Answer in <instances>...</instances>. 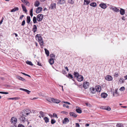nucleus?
<instances>
[{
    "mask_svg": "<svg viewBox=\"0 0 127 127\" xmlns=\"http://www.w3.org/2000/svg\"><path fill=\"white\" fill-rule=\"evenodd\" d=\"M66 2L65 0H59L57 3V4H62L65 3Z\"/></svg>",
    "mask_w": 127,
    "mask_h": 127,
    "instance_id": "2eb2a0df",
    "label": "nucleus"
},
{
    "mask_svg": "<svg viewBox=\"0 0 127 127\" xmlns=\"http://www.w3.org/2000/svg\"><path fill=\"white\" fill-rule=\"evenodd\" d=\"M86 105L88 107H90L91 106V105L89 104L88 103H86Z\"/></svg>",
    "mask_w": 127,
    "mask_h": 127,
    "instance_id": "5fc2aeb1",
    "label": "nucleus"
},
{
    "mask_svg": "<svg viewBox=\"0 0 127 127\" xmlns=\"http://www.w3.org/2000/svg\"><path fill=\"white\" fill-rule=\"evenodd\" d=\"M24 16V15H22L20 17V19L21 20Z\"/></svg>",
    "mask_w": 127,
    "mask_h": 127,
    "instance_id": "052dcab7",
    "label": "nucleus"
},
{
    "mask_svg": "<svg viewBox=\"0 0 127 127\" xmlns=\"http://www.w3.org/2000/svg\"><path fill=\"white\" fill-rule=\"evenodd\" d=\"M36 38H37L38 42L41 46H43L44 44V42L42 37L40 34H37L35 36Z\"/></svg>",
    "mask_w": 127,
    "mask_h": 127,
    "instance_id": "f257e3e1",
    "label": "nucleus"
},
{
    "mask_svg": "<svg viewBox=\"0 0 127 127\" xmlns=\"http://www.w3.org/2000/svg\"><path fill=\"white\" fill-rule=\"evenodd\" d=\"M37 64L38 65L41 66V65L40 63L39 62H37Z\"/></svg>",
    "mask_w": 127,
    "mask_h": 127,
    "instance_id": "680f3d73",
    "label": "nucleus"
},
{
    "mask_svg": "<svg viewBox=\"0 0 127 127\" xmlns=\"http://www.w3.org/2000/svg\"><path fill=\"white\" fill-rule=\"evenodd\" d=\"M53 117H55L58 118L56 114L55 113H54L53 114Z\"/></svg>",
    "mask_w": 127,
    "mask_h": 127,
    "instance_id": "3c124183",
    "label": "nucleus"
},
{
    "mask_svg": "<svg viewBox=\"0 0 127 127\" xmlns=\"http://www.w3.org/2000/svg\"><path fill=\"white\" fill-rule=\"evenodd\" d=\"M56 4L55 3H51L49 7V9L51 10L53 9L56 8Z\"/></svg>",
    "mask_w": 127,
    "mask_h": 127,
    "instance_id": "7ed1b4c3",
    "label": "nucleus"
},
{
    "mask_svg": "<svg viewBox=\"0 0 127 127\" xmlns=\"http://www.w3.org/2000/svg\"><path fill=\"white\" fill-rule=\"evenodd\" d=\"M99 6L102 8L103 9H105L107 7L106 5L103 3H100L99 4Z\"/></svg>",
    "mask_w": 127,
    "mask_h": 127,
    "instance_id": "dca6fc26",
    "label": "nucleus"
},
{
    "mask_svg": "<svg viewBox=\"0 0 127 127\" xmlns=\"http://www.w3.org/2000/svg\"><path fill=\"white\" fill-rule=\"evenodd\" d=\"M27 111H26V112H24V114H23V116L26 117L30 114V112L27 113Z\"/></svg>",
    "mask_w": 127,
    "mask_h": 127,
    "instance_id": "a19ab883",
    "label": "nucleus"
},
{
    "mask_svg": "<svg viewBox=\"0 0 127 127\" xmlns=\"http://www.w3.org/2000/svg\"><path fill=\"white\" fill-rule=\"evenodd\" d=\"M42 10V8L41 7H38L36 9V12L37 13H38L41 11Z\"/></svg>",
    "mask_w": 127,
    "mask_h": 127,
    "instance_id": "4468645a",
    "label": "nucleus"
},
{
    "mask_svg": "<svg viewBox=\"0 0 127 127\" xmlns=\"http://www.w3.org/2000/svg\"><path fill=\"white\" fill-rule=\"evenodd\" d=\"M44 50L45 51V54L47 56H48L49 55V51L46 49V48L44 49Z\"/></svg>",
    "mask_w": 127,
    "mask_h": 127,
    "instance_id": "f704fd0d",
    "label": "nucleus"
},
{
    "mask_svg": "<svg viewBox=\"0 0 127 127\" xmlns=\"http://www.w3.org/2000/svg\"><path fill=\"white\" fill-rule=\"evenodd\" d=\"M77 79L78 81L81 82L83 80V77L82 75H80L78 76H77Z\"/></svg>",
    "mask_w": 127,
    "mask_h": 127,
    "instance_id": "0eeeda50",
    "label": "nucleus"
},
{
    "mask_svg": "<svg viewBox=\"0 0 127 127\" xmlns=\"http://www.w3.org/2000/svg\"><path fill=\"white\" fill-rule=\"evenodd\" d=\"M62 113H63L65 114L66 115H67L68 113L67 112H65V111L62 112Z\"/></svg>",
    "mask_w": 127,
    "mask_h": 127,
    "instance_id": "69168bd1",
    "label": "nucleus"
},
{
    "mask_svg": "<svg viewBox=\"0 0 127 127\" xmlns=\"http://www.w3.org/2000/svg\"><path fill=\"white\" fill-rule=\"evenodd\" d=\"M20 121L23 123H24L26 121L25 118L23 116H20L19 118Z\"/></svg>",
    "mask_w": 127,
    "mask_h": 127,
    "instance_id": "9d476101",
    "label": "nucleus"
},
{
    "mask_svg": "<svg viewBox=\"0 0 127 127\" xmlns=\"http://www.w3.org/2000/svg\"><path fill=\"white\" fill-rule=\"evenodd\" d=\"M22 2L24 3H26V5L29 6L30 5V3L27 0H21Z\"/></svg>",
    "mask_w": 127,
    "mask_h": 127,
    "instance_id": "1a4fd4ad",
    "label": "nucleus"
},
{
    "mask_svg": "<svg viewBox=\"0 0 127 127\" xmlns=\"http://www.w3.org/2000/svg\"><path fill=\"white\" fill-rule=\"evenodd\" d=\"M49 62L50 64H53L54 62V59L53 58H50L49 60Z\"/></svg>",
    "mask_w": 127,
    "mask_h": 127,
    "instance_id": "bb28decb",
    "label": "nucleus"
},
{
    "mask_svg": "<svg viewBox=\"0 0 127 127\" xmlns=\"http://www.w3.org/2000/svg\"><path fill=\"white\" fill-rule=\"evenodd\" d=\"M17 119L14 117H12L11 119V122L13 124H15L16 123Z\"/></svg>",
    "mask_w": 127,
    "mask_h": 127,
    "instance_id": "423d86ee",
    "label": "nucleus"
},
{
    "mask_svg": "<svg viewBox=\"0 0 127 127\" xmlns=\"http://www.w3.org/2000/svg\"><path fill=\"white\" fill-rule=\"evenodd\" d=\"M114 93L115 94H118V93L117 90H115L114 92V93H113V96H114Z\"/></svg>",
    "mask_w": 127,
    "mask_h": 127,
    "instance_id": "6e6d98bb",
    "label": "nucleus"
},
{
    "mask_svg": "<svg viewBox=\"0 0 127 127\" xmlns=\"http://www.w3.org/2000/svg\"><path fill=\"white\" fill-rule=\"evenodd\" d=\"M26 63L27 64L31 65H33V64H32V62H31L29 61H26Z\"/></svg>",
    "mask_w": 127,
    "mask_h": 127,
    "instance_id": "4c0bfd02",
    "label": "nucleus"
},
{
    "mask_svg": "<svg viewBox=\"0 0 127 127\" xmlns=\"http://www.w3.org/2000/svg\"><path fill=\"white\" fill-rule=\"evenodd\" d=\"M20 99V98L19 97H13V98H8V99L11 100H17L19 99Z\"/></svg>",
    "mask_w": 127,
    "mask_h": 127,
    "instance_id": "c756f323",
    "label": "nucleus"
},
{
    "mask_svg": "<svg viewBox=\"0 0 127 127\" xmlns=\"http://www.w3.org/2000/svg\"><path fill=\"white\" fill-rule=\"evenodd\" d=\"M119 75V74L118 73H115L114 76L116 77H117Z\"/></svg>",
    "mask_w": 127,
    "mask_h": 127,
    "instance_id": "4d7b16f0",
    "label": "nucleus"
},
{
    "mask_svg": "<svg viewBox=\"0 0 127 127\" xmlns=\"http://www.w3.org/2000/svg\"><path fill=\"white\" fill-rule=\"evenodd\" d=\"M69 122L68 119L67 118H65L63 121L62 123L64 124H66Z\"/></svg>",
    "mask_w": 127,
    "mask_h": 127,
    "instance_id": "f8f14e48",
    "label": "nucleus"
},
{
    "mask_svg": "<svg viewBox=\"0 0 127 127\" xmlns=\"http://www.w3.org/2000/svg\"><path fill=\"white\" fill-rule=\"evenodd\" d=\"M56 122V121L54 119H52L51 120V123L52 124H54Z\"/></svg>",
    "mask_w": 127,
    "mask_h": 127,
    "instance_id": "a18cd8bd",
    "label": "nucleus"
},
{
    "mask_svg": "<svg viewBox=\"0 0 127 127\" xmlns=\"http://www.w3.org/2000/svg\"><path fill=\"white\" fill-rule=\"evenodd\" d=\"M16 78L20 80H21L23 81H26V80L24 79L19 76H17Z\"/></svg>",
    "mask_w": 127,
    "mask_h": 127,
    "instance_id": "a211bd4d",
    "label": "nucleus"
},
{
    "mask_svg": "<svg viewBox=\"0 0 127 127\" xmlns=\"http://www.w3.org/2000/svg\"><path fill=\"white\" fill-rule=\"evenodd\" d=\"M53 98H46V100L48 101L51 103H52L53 102Z\"/></svg>",
    "mask_w": 127,
    "mask_h": 127,
    "instance_id": "b1692460",
    "label": "nucleus"
},
{
    "mask_svg": "<svg viewBox=\"0 0 127 127\" xmlns=\"http://www.w3.org/2000/svg\"><path fill=\"white\" fill-rule=\"evenodd\" d=\"M64 103H67V104H69V105L70 104V103L68 102H64Z\"/></svg>",
    "mask_w": 127,
    "mask_h": 127,
    "instance_id": "338daca9",
    "label": "nucleus"
},
{
    "mask_svg": "<svg viewBox=\"0 0 127 127\" xmlns=\"http://www.w3.org/2000/svg\"><path fill=\"white\" fill-rule=\"evenodd\" d=\"M119 11H120V14L122 15H124L125 14V10L124 9H122V8H120V10Z\"/></svg>",
    "mask_w": 127,
    "mask_h": 127,
    "instance_id": "412c9836",
    "label": "nucleus"
},
{
    "mask_svg": "<svg viewBox=\"0 0 127 127\" xmlns=\"http://www.w3.org/2000/svg\"><path fill=\"white\" fill-rule=\"evenodd\" d=\"M124 79H123L121 78L119 80L120 82H121L122 83H124Z\"/></svg>",
    "mask_w": 127,
    "mask_h": 127,
    "instance_id": "09e8293b",
    "label": "nucleus"
},
{
    "mask_svg": "<svg viewBox=\"0 0 127 127\" xmlns=\"http://www.w3.org/2000/svg\"><path fill=\"white\" fill-rule=\"evenodd\" d=\"M101 96L102 97L105 98L107 96V94L105 93H102L101 94Z\"/></svg>",
    "mask_w": 127,
    "mask_h": 127,
    "instance_id": "aec40b11",
    "label": "nucleus"
},
{
    "mask_svg": "<svg viewBox=\"0 0 127 127\" xmlns=\"http://www.w3.org/2000/svg\"><path fill=\"white\" fill-rule=\"evenodd\" d=\"M105 79L108 81H111L113 80V77L110 75H107L105 77Z\"/></svg>",
    "mask_w": 127,
    "mask_h": 127,
    "instance_id": "20e7f679",
    "label": "nucleus"
},
{
    "mask_svg": "<svg viewBox=\"0 0 127 127\" xmlns=\"http://www.w3.org/2000/svg\"><path fill=\"white\" fill-rule=\"evenodd\" d=\"M64 68H65V69H66L67 71H68L69 70H68V69L67 67L66 66Z\"/></svg>",
    "mask_w": 127,
    "mask_h": 127,
    "instance_id": "0e129e2a",
    "label": "nucleus"
},
{
    "mask_svg": "<svg viewBox=\"0 0 127 127\" xmlns=\"http://www.w3.org/2000/svg\"><path fill=\"white\" fill-rule=\"evenodd\" d=\"M62 73L64 74H66V71L65 70H63L62 71Z\"/></svg>",
    "mask_w": 127,
    "mask_h": 127,
    "instance_id": "e2e57ef3",
    "label": "nucleus"
},
{
    "mask_svg": "<svg viewBox=\"0 0 127 127\" xmlns=\"http://www.w3.org/2000/svg\"><path fill=\"white\" fill-rule=\"evenodd\" d=\"M96 91L97 92H99L101 90V87L100 86H97L95 87V88Z\"/></svg>",
    "mask_w": 127,
    "mask_h": 127,
    "instance_id": "ddd939ff",
    "label": "nucleus"
},
{
    "mask_svg": "<svg viewBox=\"0 0 127 127\" xmlns=\"http://www.w3.org/2000/svg\"><path fill=\"white\" fill-rule=\"evenodd\" d=\"M116 126L118 127H123V125L122 124L118 123L117 124Z\"/></svg>",
    "mask_w": 127,
    "mask_h": 127,
    "instance_id": "ea45409f",
    "label": "nucleus"
},
{
    "mask_svg": "<svg viewBox=\"0 0 127 127\" xmlns=\"http://www.w3.org/2000/svg\"><path fill=\"white\" fill-rule=\"evenodd\" d=\"M76 108H77L76 109V112L78 113H82V111L80 108L78 107H77Z\"/></svg>",
    "mask_w": 127,
    "mask_h": 127,
    "instance_id": "4be33fe9",
    "label": "nucleus"
},
{
    "mask_svg": "<svg viewBox=\"0 0 127 127\" xmlns=\"http://www.w3.org/2000/svg\"><path fill=\"white\" fill-rule=\"evenodd\" d=\"M50 56L51 57V58H53V57L55 58V55L53 54H51L50 55Z\"/></svg>",
    "mask_w": 127,
    "mask_h": 127,
    "instance_id": "8fccbe9b",
    "label": "nucleus"
},
{
    "mask_svg": "<svg viewBox=\"0 0 127 127\" xmlns=\"http://www.w3.org/2000/svg\"><path fill=\"white\" fill-rule=\"evenodd\" d=\"M90 90L91 93L93 94L95 93L96 92L95 89L93 87H91L90 88Z\"/></svg>",
    "mask_w": 127,
    "mask_h": 127,
    "instance_id": "9b49d317",
    "label": "nucleus"
},
{
    "mask_svg": "<svg viewBox=\"0 0 127 127\" xmlns=\"http://www.w3.org/2000/svg\"><path fill=\"white\" fill-rule=\"evenodd\" d=\"M25 23V20H24L22 22V23L21 24V25L22 26H24Z\"/></svg>",
    "mask_w": 127,
    "mask_h": 127,
    "instance_id": "603ef678",
    "label": "nucleus"
},
{
    "mask_svg": "<svg viewBox=\"0 0 127 127\" xmlns=\"http://www.w3.org/2000/svg\"><path fill=\"white\" fill-rule=\"evenodd\" d=\"M106 106H103V107H102V109H103L106 110Z\"/></svg>",
    "mask_w": 127,
    "mask_h": 127,
    "instance_id": "774afa93",
    "label": "nucleus"
},
{
    "mask_svg": "<svg viewBox=\"0 0 127 127\" xmlns=\"http://www.w3.org/2000/svg\"><path fill=\"white\" fill-rule=\"evenodd\" d=\"M68 3L72 4H73L74 3V1L72 0H68Z\"/></svg>",
    "mask_w": 127,
    "mask_h": 127,
    "instance_id": "58836bf2",
    "label": "nucleus"
},
{
    "mask_svg": "<svg viewBox=\"0 0 127 127\" xmlns=\"http://www.w3.org/2000/svg\"><path fill=\"white\" fill-rule=\"evenodd\" d=\"M106 110H108V111H110L111 110V108L109 106H106Z\"/></svg>",
    "mask_w": 127,
    "mask_h": 127,
    "instance_id": "de8ad7c7",
    "label": "nucleus"
},
{
    "mask_svg": "<svg viewBox=\"0 0 127 127\" xmlns=\"http://www.w3.org/2000/svg\"><path fill=\"white\" fill-rule=\"evenodd\" d=\"M89 83L87 82H85L83 83V86L85 89H87L89 86Z\"/></svg>",
    "mask_w": 127,
    "mask_h": 127,
    "instance_id": "39448f33",
    "label": "nucleus"
},
{
    "mask_svg": "<svg viewBox=\"0 0 127 127\" xmlns=\"http://www.w3.org/2000/svg\"><path fill=\"white\" fill-rule=\"evenodd\" d=\"M74 75L75 77H76V78H77V76H78L80 75L79 74V73L78 72L75 71L74 72Z\"/></svg>",
    "mask_w": 127,
    "mask_h": 127,
    "instance_id": "c9c22d12",
    "label": "nucleus"
},
{
    "mask_svg": "<svg viewBox=\"0 0 127 127\" xmlns=\"http://www.w3.org/2000/svg\"><path fill=\"white\" fill-rule=\"evenodd\" d=\"M39 114H40L41 116L43 117L44 115V113L42 111H40L39 112Z\"/></svg>",
    "mask_w": 127,
    "mask_h": 127,
    "instance_id": "c03bdc74",
    "label": "nucleus"
},
{
    "mask_svg": "<svg viewBox=\"0 0 127 127\" xmlns=\"http://www.w3.org/2000/svg\"><path fill=\"white\" fill-rule=\"evenodd\" d=\"M18 127H25L22 125L19 124L18 126Z\"/></svg>",
    "mask_w": 127,
    "mask_h": 127,
    "instance_id": "bf43d9fd",
    "label": "nucleus"
},
{
    "mask_svg": "<svg viewBox=\"0 0 127 127\" xmlns=\"http://www.w3.org/2000/svg\"><path fill=\"white\" fill-rule=\"evenodd\" d=\"M80 125L78 123H76L75 124V127H79Z\"/></svg>",
    "mask_w": 127,
    "mask_h": 127,
    "instance_id": "13d9d810",
    "label": "nucleus"
},
{
    "mask_svg": "<svg viewBox=\"0 0 127 127\" xmlns=\"http://www.w3.org/2000/svg\"><path fill=\"white\" fill-rule=\"evenodd\" d=\"M53 102L58 103H60L61 102L60 100L57 99H55L53 98Z\"/></svg>",
    "mask_w": 127,
    "mask_h": 127,
    "instance_id": "5701e85b",
    "label": "nucleus"
},
{
    "mask_svg": "<svg viewBox=\"0 0 127 127\" xmlns=\"http://www.w3.org/2000/svg\"><path fill=\"white\" fill-rule=\"evenodd\" d=\"M19 8L17 7H14L13 9L11 10V12H14L15 11L18 10Z\"/></svg>",
    "mask_w": 127,
    "mask_h": 127,
    "instance_id": "c85d7f7f",
    "label": "nucleus"
},
{
    "mask_svg": "<svg viewBox=\"0 0 127 127\" xmlns=\"http://www.w3.org/2000/svg\"><path fill=\"white\" fill-rule=\"evenodd\" d=\"M69 114L70 116L74 117H76L77 116V115L73 112H70L69 113Z\"/></svg>",
    "mask_w": 127,
    "mask_h": 127,
    "instance_id": "a878e982",
    "label": "nucleus"
},
{
    "mask_svg": "<svg viewBox=\"0 0 127 127\" xmlns=\"http://www.w3.org/2000/svg\"><path fill=\"white\" fill-rule=\"evenodd\" d=\"M31 21V18L29 16H28L27 18V22L29 24Z\"/></svg>",
    "mask_w": 127,
    "mask_h": 127,
    "instance_id": "473e14b6",
    "label": "nucleus"
},
{
    "mask_svg": "<svg viewBox=\"0 0 127 127\" xmlns=\"http://www.w3.org/2000/svg\"><path fill=\"white\" fill-rule=\"evenodd\" d=\"M37 27L35 25H34L33 28V30L34 32H35L36 31Z\"/></svg>",
    "mask_w": 127,
    "mask_h": 127,
    "instance_id": "7c9ffc66",
    "label": "nucleus"
},
{
    "mask_svg": "<svg viewBox=\"0 0 127 127\" xmlns=\"http://www.w3.org/2000/svg\"><path fill=\"white\" fill-rule=\"evenodd\" d=\"M33 9L32 8L31 9L30 11V15L31 16V17H32L33 16V13H32V12H33Z\"/></svg>",
    "mask_w": 127,
    "mask_h": 127,
    "instance_id": "37998d69",
    "label": "nucleus"
},
{
    "mask_svg": "<svg viewBox=\"0 0 127 127\" xmlns=\"http://www.w3.org/2000/svg\"><path fill=\"white\" fill-rule=\"evenodd\" d=\"M90 2V0H84V2L83 5H86L88 4Z\"/></svg>",
    "mask_w": 127,
    "mask_h": 127,
    "instance_id": "f3484780",
    "label": "nucleus"
},
{
    "mask_svg": "<svg viewBox=\"0 0 127 127\" xmlns=\"http://www.w3.org/2000/svg\"><path fill=\"white\" fill-rule=\"evenodd\" d=\"M90 6L94 7H95L97 6V4L95 2H92L90 4Z\"/></svg>",
    "mask_w": 127,
    "mask_h": 127,
    "instance_id": "2f4dec72",
    "label": "nucleus"
},
{
    "mask_svg": "<svg viewBox=\"0 0 127 127\" xmlns=\"http://www.w3.org/2000/svg\"><path fill=\"white\" fill-rule=\"evenodd\" d=\"M66 76L68 77L70 79H72L73 78L72 75L71 74L69 73L68 74V76L67 75Z\"/></svg>",
    "mask_w": 127,
    "mask_h": 127,
    "instance_id": "79ce46f5",
    "label": "nucleus"
},
{
    "mask_svg": "<svg viewBox=\"0 0 127 127\" xmlns=\"http://www.w3.org/2000/svg\"><path fill=\"white\" fill-rule=\"evenodd\" d=\"M36 19L37 18L36 17L34 16L33 17V21L34 24H35L37 23Z\"/></svg>",
    "mask_w": 127,
    "mask_h": 127,
    "instance_id": "e433bc0d",
    "label": "nucleus"
},
{
    "mask_svg": "<svg viewBox=\"0 0 127 127\" xmlns=\"http://www.w3.org/2000/svg\"><path fill=\"white\" fill-rule=\"evenodd\" d=\"M125 88L124 87H121L120 89V90L121 91H123L125 90Z\"/></svg>",
    "mask_w": 127,
    "mask_h": 127,
    "instance_id": "49530a36",
    "label": "nucleus"
},
{
    "mask_svg": "<svg viewBox=\"0 0 127 127\" xmlns=\"http://www.w3.org/2000/svg\"><path fill=\"white\" fill-rule=\"evenodd\" d=\"M44 120L45 121V122L46 123H47L49 122V118L47 117H45L43 118Z\"/></svg>",
    "mask_w": 127,
    "mask_h": 127,
    "instance_id": "72a5a7b5",
    "label": "nucleus"
},
{
    "mask_svg": "<svg viewBox=\"0 0 127 127\" xmlns=\"http://www.w3.org/2000/svg\"><path fill=\"white\" fill-rule=\"evenodd\" d=\"M20 90H23L25 92H26L28 94H29L31 92V91L26 89H24L22 88H20Z\"/></svg>",
    "mask_w": 127,
    "mask_h": 127,
    "instance_id": "6ab92c4d",
    "label": "nucleus"
},
{
    "mask_svg": "<svg viewBox=\"0 0 127 127\" xmlns=\"http://www.w3.org/2000/svg\"><path fill=\"white\" fill-rule=\"evenodd\" d=\"M63 107H66L67 108H69V106L68 105H66L65 104H64L63 105Z\"/></svg>",
    "mask_w": 127,
    "mask_h": 127,
    "instance_id": "864d4df0",
    "label": "nucleus"
},
{
    "mask_svg": "<svg viewBox=\"0 0 127 127\" xmlns=\"http://www.w3.org/2000/svg\"><path fill=\"white\" fill-rule=\"evenodd\" d=\"M21 6L23 11H24L25 13L27 12V11L25 6L22 4H21Z\"/></svg>",
    "mask_w": 127,
    "mask_h": 127,
    "instance_id": "393cba45",
    "label": "nucleus"
},
{
    "mask_svg": "<svg viewBox=\"0 0 127 127\" xmlns=\"http://www.w3.org/2000/svg\"><path fill=\"white\" fill-rule=\"evenodd\" d=\"M43 18V16L42 14H39L37 16V20L39 22L41 21Z\"/></svg>",
    "mask_w": 127,
    "mask_h": 127,
    "instance_id": "f03ea898",
    "label": "nucleus"
},
{
    "mask_svg": "<svg viewBox=\"0 0 127 127\" xmlns=\"http://www.w3.org/2000/svg\"><path fill=\"white\" fill-rule=\"evenodd\" d=\"M110 9L115 12H118L119 11V9H118L116 7H110Z\"/></svg>",
    "mask_w": 127,
    "mask_h": 127,
    "instance_id": "6e6552de",
    "label": "nucleus"
},
{
    "mask_svg": "<svg viewBox=\"0 0 127 127\" xmlns=\"http://www.w3.org/2000/svg\"><path fill=\"white\" fill-rule=\"evenodd\" d=\"M39 4V2L38 0H36L34 2V5L35 7L38 6Z\"/></svg>",
    "mask_w": 127,
    "mask_h": 127,
    "instance_id": "cd10ccee",
    "label": "nucleus"
}]
</instances>
